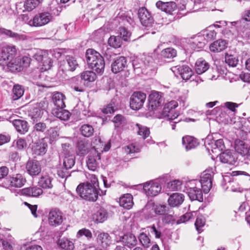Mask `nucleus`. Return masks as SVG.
I'll return each mask as SVG.
<instances>
[{
    "label": "nucleus",
    "instance_id": "obj_36",
    "mask_svg": "<svg viewBox=\"0 0 250 250\" xmlns=\"http://www.w3.org/2000/svg\"><path fill=\"white\" fill-rule=\"evenodd\" d=\"M110 147V142H98V143L93 146L95 149V154H99L100 156L103 152L108 151Z\"/></svg>",
    "mask_w": 250,
    "mask_h": 250
},
{
    "label": "nucleus",
    "instance_id": "obj_44",
    "mask_svg": "<svg viewBox=\"0 0 250 250\" xmlns=\"http://www.w3.org/2000/svg\"><path fill=\"white\" fill-rule=\"evenodd\" d=\"M58 243L62 249L65 250H73L75 248L72 241L65 238L59 239Z\"/></svg>",
    "mask_w": 250,
    "mask_h": 250
},
{
    "label": "nucleus",
    "instance_id": "obj_61",
    "mask_svg": "<svg viewBox=\"0 0 250 250\" xmlns=\"http://www.w3.org/2000/svg\"><path fill=\"white\" fill-rule=\"evenodd\" d=\"M225 62L230 66H236L238 63V60L232 55H227L225 57Z\"/></svg>",
    "mask_w": 250,
    "mask_h": 250
},
{
    "label": "nucleus",
    "instance_id": "obj_34",
    "mask_svg": "<svg viewBox=\"0 0 250 250\" xmlns=\"http://www.w3.org/2000/svg\"><path fill=\"white\" fill-rule=\"evenodd\" d=\"M52 98L53 102L56 106V108L65 107L64 102V100L65 99V97L62 93L59 92H54L52 94Z\"/></svg>",
    "mask_w": 250,
    "mask_h": 250
},
{
    "label": "nucleus",
    "instance_id": "obj_47",
    "mask_svg": "<svg viewBox=\"0 0 250 250\" xmlns=\"http://www.w3.org/2000/svg\"><path fill=\"white\" fill-rule=\"evenodd\" d=\"M89 148L86 142H78L77 153L79 155H84L88 152Z\"/></svg>",
    "mask_w": 250,
    "mask_h": 250
},
{
    "label": "nucleus",
    "instance_id": "obj_8",
    "mask_svg": "<svg viewBox=\"0 0 250 250\" xmlns=\"http://www.w3.org/2000/svg\"><path fill=\"white\" fill-rule=\"evenodd\" d=\"M146 94L141 91L134 92L130 98V106L133 110H138L142 108L146 99Z\"/></svg>",
    "mask_w": 250,
    "mask_h": 250
},
{
    "label": "nucleus",
    "instance_id": "obj_35",
    "mask_svg": "<svg viewBox=\"0 0 250 250\" xmlns=\"http://www.w3.org/2000/svg\"><path fill=\"white\" fill-rule=\"evenodd\" d=\"M119 204L125 208L130 209L133 205L132 195L129 193L124 194L120 197Z\"/></svg>",
    "mask_w": 250,
    "mask_h": 250
},
{
    "label": "nucleus",
    "instance_id": "obj_50",
    "mask_svg": "<svg viewBox=\"0 0 250 250\" xmlns=\"http://www.w3.org/2000/svg\"><path fill=\"white\" fill-rule=\"evenodd\" d=\"M75 163V157L73 155H66L63 159V166L66 169L71 168Z\"/></svg>",
    "mask_w": 250,
    "mask_h": 250
},
{
    "label": "nucleus",
    "instance_id": "obj_3",
    "mask_svg": "<svg viewBox=\"0 0 250 250\" xmlns=\"http://www.w3.org/2000/svg\"><path fill=\"white\" fill-rule=\"evenodd\" d=\"M17 49L14 45L3 46L0 52V65H6L10 70V63H12L16 55Z\"/></svg>",
    "mask_w": 250,
    "mask_h": 250
},
{
    "label": "nucleus",
    "instance_id": "obj_20",
    "mask_svg": "<svg viewBox=\"0 0 250 250\" xmlns=\"http://www.w3.org/2000/svg\"><path fill=\"white\" fill-rule=\"evenodd\" d=\"M206 44V40L203 36H196L189 40L188 45L192 50L202 48Z\"/></svg>",
    "mask_w": 250,
    "mask_h": 250
},
{
    "label": "nucleus",
    "instance_id": "obj_12",
    "mask_svg": "<svg viewBox=\"0 0 250 250\" xmlns=\"http://www.w3.org/2000/svg\"><path fill=\"white\" fill-rule=\"evenodd\" d=\"M63 220L62 212L58 208L51 209L48 214V223L52 226H57L62 224Z\"/></svg>",
    "mask_w": 250,
    "mask_h": 250
},
{
    "label": "nucleus",
    "instance_id": "obj_42",
    "mask_svg": "<svg viewBox=\"0 0 250 250\" xmlns=\"http://www.w3.org/2000/svg\"><path fill=\"white\" fill-rule=\"evenodd\" d=\"M52 179L48 175L42 176L38 181V185L43 188H51L53 187L52 184Z\"/></svg>",
    "mask_w": 250,
    "mask_h": 250
},
{
    "label": "nucleus",
    "instance_id": "obj_4",
    "mask_svg": "<svg viewBox=\"0 0 250 250\" xmlns=\"http://www.w3.org/2000/svg\"><path fill=\"white\" fill-rule=\"evenodd\" d=\"M26 182L25 177L21 174L18 173L7 177L0 183V186L5 188H21Z\"/></svg>",
    "mask_w": 250,
    "mask_h": 250
},
{
    "label": "nucleus",
    "instance_id": "obj_27",
    "mask_svg": "<svg viewBox=\"0 0 250 250\" xmlns=\"http://www.w3.org/2000/svg\"><path fill=\"white\" fill-rule=\"evenodd\" d=\"M32 150L37 155H42L46 151L47 144L44 142H32Z\"/></svg>",
    "mask_w": 250,
    "mask_h": 250
},
{
    "label": "nucleus",
    "instance_id": "obj_11",
    "mask_svg": "<svg viewBox=\"0 0 250 250\" xmlns=\"http://www.w3.org/2000/svg\"><path fill=\"white\" fill-rule=\"evenodd\" d=\"M46 103L44 101H41L36 104L33 108L30 110L29 116L34 121L40 118L43 112L45 111Z\"/></svg>",
    "mask_w": 250,
    "mask_h": 250
},
{
    "label": "nucleus",
    "instance_id": "obj_13",
    "mask_svg": "<svg viewBox=\"0 0 250 250\" xmlns=\"http://www.w3.org/2000/svg\"><path fill=\"white\" fill-rule=\"evenodd\" d=\"M143 189L147 196L153 197L161 191L162 188L157 182H149L144 184Z\"/></svg>",
    "mask_w": 250,
    "mask_h": 250
},
{
    "label": "nucleus",
    "instance_id": "obj_6",
    "mask_svg": "<svg viewBox=\"0 0 250 250\" xmlns=\"http://www.w3.org/2000/svg\"><path fill=\"white\" fill-rule=\"evenodd\" d=\"M52 18L51 14L48 12H43L36 15L33 19H31L29 25L31 26L41 27L49 23Z\"/></svg>",
    "mask_w": 250,
    "mask_h": 250
},
{
    "label": "nucleus",
    "instance_id": "obj_21",
    "mask_svg": "<svg viewBox=\"0 0 250 250\" xmlns=\"http://www.w3.org/2000/svg\"><path fill=\"white\" fill-rule=\"evenodd\" d=\"M126 58L120 57L117 58L111 64V70L114 73H118L124 70L127 66Z\"/></svg>",
    "mask_w": 250,
    "mask_h": 250
},
{
    "label": "nucleus",
    "instance_id": "obj_28",
    "mask_svg": "<svg viewBox=\"0 0 250 250\" xmlns=\"http://www.w3.org/2000/svg\"><path fill=\"white\" fill-rule=\"evenodd\" d=\"M97 242L102 248H106L111 243V237L107 233L101 232L97 236Z\"/></svg>",
    "mask_w": 250,
    "mask_h": 250
},
{
    "label": "nucleus",
    "instance_id": "obj_17",
    "mask_svg": "<svg viewBox=\"0 0 250 250\" xmlns=\"http://www.w3.org/2000/svg\"><path fill=\"white\" fill-rule=\"evenodd\" d=\"M156 6L158 9L170 15H172L177 8L176 4L173 1L163 2L159 0L156 2Z\"/></svg>",
    "mask_w": 250,
    "mask_h": 250
},
{
    "label": "nucleus",
    "instance_id": "obj_45",
    "mask_svg": "<svg viewBox=\"0 0 250 250\" xmlns=\"http://www.w3.org/2000/svg\"><path fill=\"white\" fill-rule=\"evenodd\" d=\"M43 0H26L24 3L25 10L30 12L37 7Z\"/></svg>",
    "mask_w": 250,
    "mask_h": 250
},
{
    "label": "nucleus",
    "instance_id": "obj_24",
    "mask_svg": "<svg viewBox=\"0 0 250 250\" xmlns=\"http://www.w3.org/2000/svg\"><path fill=\"white\" fill-rule=\"evenodd\" d=\"M187 190L188 196L191 200H197L199 202L203 201V194L200 188L196 187H190Z\"/></svg>",
    "mask_w": 250,
    "mask_h": 250
},
{
    "label": "nucleus",
    "instance_id": "obj_25",
    "mask_svg": "<svg viewBox=\"0 0 250 250\" xmlns=\"http://www.w3.org/2000/svg\"><path fill=\"white\" fill-rule=\"evenodd\" d=\"M226 145H230V148L233 147L235 150L241 155H246V150L249 145L245 142H226Z\"/></svg>",
    "mask_w": 250,
    "mask_h": 250
},
{
    "label": "nucleus",
    "instance_id": "obj_23",
    "mask_svg": "<svg viewBox=\"0 0 250 250\" xmlns=\"http://www.w3.org/2000/svg\"><path fill=\"white\" fill-rule=\"evenodd\" d=\"M152 59L149 56H141V58H136L132 61V65L135 70L142 68L149 65Z\"/></svg>",
    "mask_w": 250,
    "mask_h": 250
},
{
    "label": "nucleus",
    "instance_id": "obj_43",
    "mask_svg": "<svg viewBox=\"0 0 250 250\" xmlns=\"http://www.w3.org/2000/svg\"><path fill=\"white\" fill-rule=\"evenodd\" d=\"M106 218L107 212L103 208L100 209L93 215V219L97 223H102L104 222Z\"/></svg>",
    "mask_w": 250,
    "mask_h": 250
},
{
    "label": "nucleus",
    "instance_id": "obj_37",
    "mask_svg": "<svg viewBox=\"0 0 250 250\" xmlns=\"http://www.w3.org/2000/svg\"><path fill=\"white\" fill-rule=\"evenodd\" d=\"M100 160L101 156L99 154L89 155L86 162L88 169L94 171L97 167Z\"/></svg>",
    "mask_w": 250,
    "mask_h": 250
},
{
    "label": "nucleus",
    "instance_id": "obj_38",
    "mask_svg": "<svg viewBox=\"0 0 250 250\" xmlns=\"http://www.w3.org/2000/svg\"><path fill=\"white\" fill-rule=\"evenodd\" d=\"M227 45L226 41L224 40H218L215 41L210 45L209 49L211 52H220L224 50Z\"/></svg>",
    "mask_w": 250,
    "mask_h": 250
},
{
    "label": "nucleus",
    "instance_id": "obj_5",
    "mask_svg": "<svg viewBox=\"0 0 250 250\" xmlns=\"http://www.w3.org/2000/svg\"><path fill=\"white\" fill-rule=\"evenodd\" d=\"M115 241L117 242L122 243L124 247L129 249L135 247L138 243L135 235L130 232L116 235Z\"/></svg>",
    "mask_w": 250,
    "mask_h": 250
},
{
    "label": "nucleus",
    "instance_id": "obj_39",
    "mask_svg": "<svg viewBox=\"0 0 250 250\" xmlns=\"http://www.w3.org/2000/svg\"><path fill=\"white\" fill-rule=\"evenodd\" d=\"M64 107H58L53 110V114L57 118L62 120L66 121L69 119L70 113L65 109Z\"/></svg>",
    "mask_w": 250,
    "mask_h": 250
},
{
    "label": "nucleus",
    "instance_id": "obj_55",
    "mask_svg": "<svg viewBox=\"0 0 250 250\" xmlns=\"http://www.w3.org/2000/svg\"><path fill=\"white\" fill-rule=\"evenodd\" d=\"M75 82V85L74 86V89L76 91L83 92L84 90V82L80 78H76L74 79Z\"/></svg>",
    "mask_w": 250,
    "mask_h": 250
},
{
    "label": "nucleus",
    "instance_id": "obj_63",
    "mask_svg": "<svg viewBox=\"0 0 250 250\" xmlns=\"http://www.w3.org/2000/svg\"><path fill=\"white\" fill-rule=\"evenodd\" d=\"M47 138L53 141L54 139H57L59 134L55 128H50L47 131Z\"/></svg>",
    "mask_w": 250,
    "mask_h": 250
},
{
    "label": "nucleus",
    "instance_id": "obj_18",
    "mask_svg": "<svg viewBox=\"0 0 250 250\" xmlns=\"http://www.w3.org/2000/svg\"><path fill=\"white\" fill-rule=\"evenodd\" d=\"M172 70L174 72L177 71L182 78L185 80H189L193 74L191 69L186 65L175 66L172 68Z\"/></svg>",
    "mask_w": 250,
    "mask_h": 250
},
{
    "label": "nucleus",
    "instance_id": "obj_53",
    "mask_svg": "<svg viewBox=\"0 0 250 250\" xmlns=\"http://www.w3.org/2000/svg\"><path fill=\"white\" fill-rule=\"evenodd\" d=\"M139 242L144 248L150 247L151 241L149 237L144 232H141L138 236Z\"/></svg>",
    "mask_w": 250,
    "mask_h": 250
},
{
    "label": "nucleus",
    "instance_id": "obj_26",
    "mask_svg": "<svg viewBox=\"0 0 250 250\" xmlns=\"http://www.w3.org/2000/svg\"><path fill=\"white\" fill-rule=\"evenodd\" d=\"M230 148H228L226 151L220 154L219 159L223 163L228 164L229 165H235L236 162V159L235 156L232 154V153L229 150Z\"/></svg>",
    "mask_w": 250,
    "mask_h": 250
},
{
    "label": "nucleus",
    "instance_id": "obj_22",
    "mask_svg": "<svg viewBox=\"0 0 250 250\" xmlns=\"http://www.w3.org/2000/svg\"><path fill=\"white\" fill-rule=\"evenodd\" d=\"M33 58L38 62H42V65L46 66L49 65L50 66L51 60L48 57L47 53L42 50H37L33 55Z\"/></svg>",
    "mask_w": 250,
    "mask_h": 250
},
{
    "label": "nucleus",
    "instance_id": "obj_56",
    "mask_svg": "<svg viewBox=\"0 0 250 250\" xmlns=\"http://www.w3.org/2000/svg\"><path fill=\"white\" fill-rule=\"evenodd\" d=\"M113 122L115 127H123L126 123L125 118L120 114H118L114 117Z\"/></svg>",
    "mask_w": 250,
    "mask_h": 250
},
{
    "label": "nucleus",
    "instance_id": "obj_58",
    "mask_svg": "<svg viewBox=\"0 0 250 250\" xmlns=\"http://www.w3.org/2000/svg\"><path fill=\"white\" fill-rule=\"evenodd\" d=\"M182 182L179 180H175L167 184V188L171 190H179L182 188Z\"/></svg>",
    "mask_w": 250,
    "mask_h": 250
},
{
    "label": "nucleus",
    "instance_id": "obj_33",
    "mask_svg": "<svg viewBox=\"0 0 250 250\" xmlns=\"http://www.w3.org/2000/svg\"><path fill=\"white\" fill-rule=\"evenodd\" d=\"M178 106V103L175 101H171L168 103L165 104L163 109V113L165 116L170 117V119L171 120L176 118L178 115L174 114L170 116V114L172 112L173 109H174Z\"/></svg>",
    "mask_w": 250,
    "mask_h": 250
},
{
    "label": "nucleus",
    "instance_id": "obj_16",
    "mask_svg": "<svg viewBox=\"0 0 250 250\" xmlns=\"http://www.w3.org/2000/svg\"><path fill=\"white\" fill-rule=\"evenodd\" d=\"M78 67V63L73 56H67L61 65L63 71H74Z\"/></svg>",
    "mask_w": 250,
    "mask_h": 250
},
{
    "label": "nucleus",
    "instance_id": "obj_46",
    "mask_svg": "<svg viewBox=\"0 0 250 250\" xmlns=\"http://www.w3.org/2000/svg\"><path fill=\"white\" fill-rule=\"evenodd\" d=\"M81 78L84 82H92L96 80L97 76L92 71H85L81 73Z\"/></svg>",
    "mask_w": 250,
    "mask_h": 250
},
{
    "label": "nucleus",
    "instance_id": "obj_62",
    "mask_svg": "<svg viewBox=\"0 0 250 250\" xmlns=\"http://www.w3.org/2000/svg\"><path fill=\"white\" fill-rule=\"evenodd\" d=\"M120 37L122 40L125 41H128L131 36V33L128 31L125 27H121L120 28Z\"/></svg>",
    "mask_w": 250,
    "mask_h": 250
},
{
    "label": "nucleus",
    "instance_id": "obj_49",
    "mask_svg": "<svg viewBox=\"0 0 250 250\" xmlns=\"http://www.w3.org/2000/svg\"><path fill=\"white\" fill-rule=\"evenodd\" d=\"M161 56L165 59H173L177 55V51L171 47L163 49L161 53Z\"/></svg>",
    "mask_w": 250,
    "mask_h": 250
},
{
    "label": "nucleus",
    "instance_id": "obj_59",
    "mask_svg": "<svg viewBox=\"0 0 250 250\" xmlns=\"http://www.w3.org/2000/svg\"><path fill=\"white\" fill-rule=\"evenodd\" d=\"M206 221L205 218L202 216H198L195 222V226L198 233H201L203 231L202 228L205 225Z\"/></svg>",
    "mask_w": 250,
    "mask_h": 250
},
{
    "label": "nucleus",
    "instance_id": "obj_54",
    "mask_svg": "<svg viewBox=\"0 0 250 250\" xmlns=\"http://www.w3.org/2000/svg\"><path fill=\"white\" fill-rule=\"evenodd\" d=\"M80 131L83 136L85 137H89L93 135L94 129L89 125H83L81 127Z\"/></svg>",
    "mask_w": 250,
    "mask_h": 250
},
{
    "label": "nucleus",
    "instance_id": "obj_30",
    "mask_svg": "<svg viewBox=\"0 0 250 250\" xmlns=\"http://www.w3.org/2000/svg\"><path fill=\"white\" fill-rule=\"evenodd\" d=\"M184 195L180 193H174L171 195L168 199L169 205L172 207H178L184 201Z\"/></svg>",
    "mask_w": 250,
    "mask_h": 250
},
{
    "label": "nucleus",
    "instance_id": "obj_40",
    "mask_svg": "<svg viewBox=\"0 0 250 250\" xmlns=\"http://www.w3.org/2000/svg\"><path fill=\"white\" fill-rule=\"evenodd\" d=\"M0 34L12 38L16 41L24 40L26 39V36L25 35L19 34L10 30L5 28H0Z\"/></svg>",
    "mask_w": 250,
    "mask_h": 250
},
{
    "label": "nucleus",
    "instance_id": "obj_7",
    "mask_svg": "<svg viewBox=\"0 0 250 250\" xmlns=\"http://www.w3.org/2000/svg\"><path fill=\"white\" fill-rule=\"evenodd\" d=\"M212 177L213 172L212 171H205L203 173L199 181L194 180L193 182L195 183L196 186L197 184L200 185L204 192L208 193L212 187Z\"/></svg>",
    "mask_w": 250,
    "mask_h": 250
},
{
    "label": "nucleus",
    "instance_id": "obj_52",
    "mask_svg": "<svg viewBox=\"0 0 250 250\" xmlns=\"http://www.w3.org/2000/svg\"><path fill=\"white\" fill-rule=\"evenodd\" d=\"M109 45L115 48H117L121 46L122 43V39L120 36H111L108 40Z\"/></svg>",
    "mask_w": 250,
    "mask_h": 250
},
{
    "label": "nucleus",
    "instance_id": "obj_41",
    "mask_svg": "<svg viewBox=\"0 0 250 250\" xmlns=\"http://www.w3.org/2000/svg\"><path fill=\"white\" fill-rule=\"evenodd\" d=\"M136 126L138 129V135L140 136L142 139L149 140L151 138L150 136V132L148 127L139 124H136Z\"/></svg>",
    "mask_w": 250,
    "mask_h": 250
},
{
    "label": "nucleus",
    "instance_id": "obj_1",
    "mask_svg": "<svg viewBox=\"0 0 250 250\" xmlns=\"http://www.w3.org/2000/svg\"><path fill=\"white\" fill-rule=\"evenodd\" d=\"M85 57L89 67L98 74H102L104 69L105 62L102 54L93 49H88Z\"/></svg>",
    "mask_w": 250,
    "mask_h": 250
},
{
    "label": "nucleus",
    "instance_id": "obj_2",
    "mask_svg": "<svg viewBox=\"0 0 250 250\" xmlns=\"http://www.w3.org/2000/svg\"><path fill=\"white\" fill-rule=\"evenodd\" d=\"M77 194L83 199L95 202L98 197L97 189L93 188L90 185L82 183L79 185L76 188Z\"/></svg>",
    "mask_w": 250,
    "mask_h": 250
},
{
    "label": "nucleus",
    "instance_id": "obj_9",
    "mask_svg": "<svg viewBox=\"0 0 250 250\" xmlns=\"http://www.w3.org/2000/svg\"><path fill=\"white\" fill-rule=\"evenodd\" d=\"M31 61V58L26 56L15 58L13 62L10 63V71L13 72H20L23 68L29 66Z\"/></svg>",
    "mask_w": 250,
    "mask_h": 250
},
{
    "label": "nucleus",
    "instance_id": "obj_51",
    "mask_svg": "<svg viewBox=\"0 0 250 250\" xmlns=\"http://www.w3.org/2000/svg\"><path fill=\"white\" fill-rule=\"evenodd\" d=\"M13 100H17L22 96L24 93L23 88L19 84H16L14 86L12 90Z\"/></svg>",
    "mask_w": 250,
    "mask_h": 250
},
{
    "label": "nucleus",
    "instance_id": "obj_19",
    "mask_svg": "<svg viewBox=\"0 0 250 250\" xmlns=\"http://www.w3.org/2000/svg\"><path fill=\"white\" fill-rule=\"evenodd\" d=\"M204 145L209 152L217 153L226 148L224 142H204Z\"/></svg>",
    "mask_w": 250,
    "mask_h": 250
},
{
    "label": "nucleus",
    "instance_id": "obj_32",
    "mask_svg": "<svg viewBox=\"0 0 250 250\" xmlns=\"http://www.w3.org/2000/svg\"><path fill=\"white\" fill-rule=\"evenodd\" d=\"M209 65L208 62L202 58L198 59L195 64V71L199 75L202 74L208 70Z\"/></svg>",
    "mask_w": 250,
    "mask_h": 250
},
{
    "label": "nucleus",
    "instance_id": "obj_29",
    "mask_svg": "<svg viewBox=\"0 0 250 250\" xmlns=\"http://www.w3.org/2000/svg\"><path fill=\"white\" fill-rule=\"evenodd\" d=\"M21 193L27 196L37 197L42 194L43 190L40 187L35 186L23 188Z\"/></svg>",
    "mask_w": 250,
    "mask_h": 250
},
{
    "label": "nucleus",
    "instance_id": "obj_15",
    "mask_svg": "<svg viewBox=\"0 0 250 250\" xmlns=\"http://www.w3.org/2000/svg\"><path fill=\"white\" fill-rule=\"evenodd\" d=\"M27 173L32 177L38 175L41 172L42 167L39 161L32 160H29L26 165Z\"/></svg>",
    "mask_w": 250,
    "mask_h": 250
},
{
    "label": "nucleus",
    "instance_id": "obj_14",
    "mask_svg": "<svg viewBox=\"0 0 250 250\" xmlns=\"http://www.w3.org/2000/svg\"><path fill=\"white\" fill-rule=\"evenodd\" d=\"M138 15L140 22L143 25L150 26L152 25L153 21V18L145 7L140 8Z\"/></svg>",
    "mask_w": 250,
    "mask_h": 250
},
{
    "label": "nucleus",
    "instance_id": "obj_64",
    "mask_svg": "<svg viewBox=\"0 0 250 250\" xmlns=\"http://www.w3.org/2000/svg\"><path fill=\"white\" fill-rule=\"evenodd\" d=\"M116 109L114 103L112 101L110 104L104 108L102 111L104 114L113 113Z\"/></svg>",
    "mask_w": 250,
    "mask_h": 250
},
{
    "label": "nucleus",
    "instance_id": "obj_60",
    "mask_svg": "<svg viewBox=\"0 0 250 250\" xmlns=\"http://www.w3.org/2000/svg\"><path fill=\"white\" fill-rule=\"evenodd\" d=\"M83 236H85L87 239H90L92 237L91 232L88 229L85 228H83L80 229L77 233L76 237L78 238H80Z\"/></svg>",
    "mask_w": 250,
    "mask_h": 250
},
{
    "label": "nucleus",
    "instance_id": "obj_10",
    "mask_svg": "<svg viewBox=\"0 0 250 250\" xmlns=\"http://www.w3.org/2000/svg\"><path fill=\"white\" fill-rule=\"evenodd\" d=\"M163 99L162 93L159 92H152L148 97V109L154 111L162 105Z\"/></svg>",
    "mask_w": 250,
    "mask_h": 250
},
{
    "label": "nucleus",
    "instance_id": "obj_48",
    "mask_svg": "<svg viewBox=\"0 0 250 250\" xmlns=\"http://www.w3.org/2000/svg\"><path fill=\"white\" fill-rule=\"evenodd\" d=\"M34 128L35 130L29 135V137H30L32 140H37L38 139V138H36L37 132H43L46 128V125L44 123H39L35 125Z\"/></svg>",
    "mask_w": 250,
    "mask_h": 250
},
{
    "label": "nucleus",
    "instance_id": "obj_57",
    "mask_svg": "<svg viewBox=\"0 0 250 250\" xmlns=\"http://www.w3.org/2000/svg\"><path fill=\"white\" fill-rule=\"evenodd\" d=\"M168 208L166 205L161 204H154L153 206V209L157 215H165Z\"/></svg>",
    "mask_w": 250,
    "mask_h": 250
},
{
    "label": "nucleus",
    "instance_id": "obj_31",
    "mask_svg": "<svg viewBox=\"0 0 250 250\" xmlns=\"http://www.w3.org/2000/svg\"><path fill=\"white\" fill-rule=\"evenodd\" d=\"M13 125L17 131L21 134H25L29 129L27 122L23 120H14L13 121Z\"/></svg>",
    "mask_w": 250,
    "mask_h": 250
}]
</instances>
